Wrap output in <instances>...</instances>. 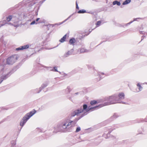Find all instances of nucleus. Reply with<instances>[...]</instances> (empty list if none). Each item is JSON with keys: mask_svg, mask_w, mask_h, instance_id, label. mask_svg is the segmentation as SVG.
<instances>
[{"mask_svg": "<svg viewBox=\"0 0 147 147\" xmlns=\"http://www.w3.org/2000/svg\"><path fill=\"white\" fill-rule=\"evenodd\" d=\"M125 95L124 93H119L117 96L115 95L110 96L109 98V102L106 105L117 103H121L122 100L125 98Z\"/></svg>", "mask_w": 147, "mask_h": 147, "instance_id": "nucleus-1", "label": "nucleus"}, {"mask_svg": "<svg viewBox=\"0 0 147 147\" xmlns=\"http://www.w3.org/2000/svg\"><path fill=\"white\" fill-rule=\"evenodd\" d=\"M99 107H101V106L100 105L94 107H88L87 105H86L84 104L83 106V109H77L71 113V116L73 117H74L75 115H78L81 113L83 112L84 110H85L86 112H88L92 110V111H93L96 108Z\"/></svg>", "mask_w": 147, "mask_h": 147, "instance_id": "nucleus-2", "label": "nucleus"}, {"mask_svg": "<svg viewBox=\"0 0 147 147\" xmlns=\"http://www.w3.org/2000/svg\"><path fill=\"white\" fill-rule=\"evenodd\" d=\"M36 111L34 109L31 111L29 113H27L26 115L24 117L20 123V125L23 126L27 121L36 112Z\"/></svg>", "mask_w": 147, "mask_h": 147, "instance_id": "nucleus-3", "label": "nucleus"}, {"mask_svg": "<svg viewBox=\"0 0 147 147\" xmlns=\"http://www.w3.org/2000/svg\"><path fill=\"white\" fill-rule=\"evenodd\" d=\"M18 57L16 55H14L9 57L7 59V63L8 65L13 64L17 60Z\"/></svg>", "mask_w": 147, "mask_h": 147, "instance_id": "nucleus-4", "label": "nucleus"}, {"mask_svg": "<svg viewBox=\"0 0 147 147\" xmlns=\"http://www.w3.org/2000/svg\"><path fill=\"white\" fill-rule=\"evenodd\" d=\"M73 122V121H71L69 122L68 120H64L61 124V127L64 129H66L68 127L71 125L72 123Z\"/></svg>", "mask_w": 147, "mask_h": 147, "instance_id": "nucleus-5", "label": "nucleus"}, {"mask_svg": "<svg viewBox=\"0 0 147 147\" xmlns=\"http://www.w3.org/2000/svg\"><path fill=\"white\" fill-rule=\"evenodd\" d=\"M29 47L28 45H24L22 46H21L19 48H17L16 49V50L19 51L22 50H23L26 49L28 48Z\"/></svg>", "mask_w": 147, "mask_h": 147, "instance_id": "nucleus-6", "label": "nucleus"}, {"mask_svg": "<svg viewBox=\"0 0 147 147\" xmlns=\"http://www.w3.org/2000/svg\"><path fill=\"white\" fill-rule=\"evenodd\" d=\"M98 103V101L95 100H93L90 102V104L91 106L94 105Z\"/></svg>", "mask_w": 147, "mask_h": 147, "instance_id": "nucleus-7", "label": "nucleus"}, {"mask_svg": "<svg viewBox=\"0 0 147 147\" xmlns=\"http://www.w3.org/2000/svg\"><path fill=\"white\" fill-rule=\"evenodd\" d=\"M76 42V40L74 38H71L70 39L69 41V42L71 45H74Z\"/></svg>", "mask_w": 147, "mask_h": 147, "instance_id": "nucleus-8", "label": "nucleus"}, {"mask_svg": "<svg viewBox=\"0 0 147 147\" xmlns=\"http://www.w3.org/2000/svg\"><path fill=\"white\" fill-rule=\"evenodd\" d=\"M66 35H65L59 40L60 42H63L65 41L66 38Z\"/></svg>", "mask_w": 147, "mask_h": 147, "instance_id": "nucleus-9", "label": "nucleus"}, {"mask_svg": "<svg viewBox=\"0 0 147 147\" xmlns=\"http://www.w3.org/2000/svg\"><path fill=\"white\" fill-rule=\"evenodd\" d=\"M113 4L115 5L117 4V5L119 6L121 5V3L119 2L118 1H115L113 2Z\"/></svg>", "mask_w": 147, "mask_h": 147, "instance_id": "nucleus-10", "label": "nucleus"}, {"mask_svg": "<svg viewBox=\"0 0 147 147\" xmlns=\"http://www.w3.org/2000/svg\"><path fill=\"white\" fill-rule=\"evenodd\" d=\"M131 0H126L123 3V5H125L131 2Z\"/></svg>", "mask_w": 147, "mask_h": 147, "instance_id": "nucleus-11", "label": "nucleus"}, {"mask_svg": "<svg viewBox=\"0 0 147 147\" xmlns=\"http://www.w3.org/2000/svg\"><path fill=\"white\" fill-rule=\"evenodd\" d=\"M12 18V16H9L6 18V19L8 22H9L11 20Z\"/></svg>", "mask_w": 147, "mask_h": 147, "instance_id": "nucleus-12", "label": "nucleus"}, {"mask_svg": "<svg viewBox=\"0 0 147 147\" xmlns=\"http://www.w3.org/2000/svg\"><path fill=\"white\" fill-rule=\"evenodd\" d=\"M101 24V21H98L96 23V27H98Z\"/></svg>", "mask_w": 147, "mask_h": 147, "instance_id": "nucleus-13", "label": "nucleus"}, {"mask_svg": "<svg viewBox=\"0 0 147 147\" xmlns=\"http://www.w3.org/2000/svg\"><path fill=\"white\" fill-rule=\"evenodd\" d=\"M86 50L83 48H82L80 49V52L81 53H84L86 52Z\"/></svg>", "mask_w": 147, "mask_h": 147, "instance_id": "nucleus-14", "label": "nucleus"}, {"mask_svg": "<svg viewBox=\"0 0 147 147\" xmlns=\"http://www.w3.org/2000/svg\"><path fill=\"white\" fill-rule=\"evenodd\" d=\"M137 86L138 87V88L139 89V91H140L141 90V89H142V87L140 85V84L138 83Z\"/></svg>", "mask_w": 147, "mask_h": 147, "instance_id": "nucleus-15", "label": "nucleus"}, {"mask_svg": "<svg viewBox=\"0 0 147 147\" xmlns=\"http://www.w3.org/2000/svg\"><path fill=\"white\" fill-rule=\"evenodd\" d=\"M86 12V11L84 10H80L78 11L79 13H84Z\"/></svg>", "mask_w": 147, "mask_h": 147, "instance_id": "nucleus-16", "label": "nucleus"}, {"mask_svg": "<svg viewBox=\"0 0 147 147\" xmlns=\"http://www.w3.org/2000/svg\"><path fill=\"white\" fill-rule=\"evenodd\" d=\"M40 23V22H38V23L36 22L35 21H34L31 23L30 25H33V24H37L38 23Z\"/></svg>", "mask_w": 147, "mask_h": 147, "instance_id": "nucleus-17", "label": "nucleus"}, {"mask_svg": "<svg viewBox=\"0 0 147 147\" xmlns=\"http://www.w3.org/2000/svg\"><path fill=\"white\" fill-rule=\"evenodd\" d=\"M80 128L79 127H78L76 130V132H78L80 131Z\"/></svg>", "mask_w": 147, "mask_h": 147, "instance_id": "nucleus-18", "label": "nucleus"}, {"mask_svg": "<svg viewBox=\"0 0 147 147\" xmlns=\"http://www.w3.org/2000/svg\"><path fill=\"white\" fill-rule=\"evenodd\" d=\"M40 18H37L36 20V22H38V21H39V20H40Z\"/></svg>", "mask_w": 147, "mask_h": 147, "instance_id": "nucleus-19", "label": "nucleus"}, {"mask_svg": "<svg viewBox=\"0 0 147 147\" xmlns=\"http://www.w3.org/2000/svg\"><path fill=\"white\" fill-rule=\"evenodd\" d=\"M76 8L78 9V7L77 2H76Z\"/></svg>", "mask_w": 147, "mask_h": 147, "instance_id": "nucleus-20", "label": "nucleus"}, {"mask_svg": "<svg viewBox=\"0 0 147 147\" xmlns=\"http://www.w3.org/2000/svg\"><path fill=\"white\" fill-rule=\"evenodd\" d=\"M54 69H55V71H57V68L56 67H55Z\"/></svg>", "mask_w": 147, "mask_h": 147, "instance_id": "nucleus-21", "label": "nucleus"}]
</instances>
